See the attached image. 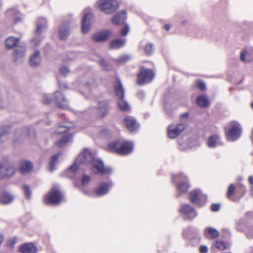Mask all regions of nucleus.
<instances>
[{"label":"nucleus","instance_id":"1","mask_svg":"<svg viewBox=\"0 0 253 253\" xmlns=\"http://www.w3.org/2000/svg\"><path fill=\"white\" fill-rule=\"evenodd\" d=\"M94 155L88 149H84L78 155L75 163L73 165L70 166L68 169V172L75 173L78 168L79 164H84L88 165L94 160Z\"/></svg>","mask_w":253,"mask_h":253},{"label":"nucleus","instance_id":"2","mask_svg":"<svg viewBox=\"0 0 253 253\" xmlns=\"http://www.w3.org/2000/svg\"><path fill=\"white\" fill-rule=\"evenodd\" d=\"M108 149L119 154L126 155L131 153L133 150L132 143L126 141H117L108 145Z\"/></svg>","mask_w":253,"mask_h":253},{"label":"nucleus","instance_id":"3","mask_svg":"<svg viewBox=\"0 0 253 253\" xmlns=\"http://www.w3.org/2000/svg\"><path fill=\"white\" fill-rule=\"evenodd\" d=\"M114 89L116 96L118 98V105L119 109L123 111L129 110V105L124 99L125 91L123 85L121 81L118 78H116L114 84Z\"/></svg>","mask_w":253,"mask_h":253},{"label":"nucleus","instance_id":"4","mask_svg":"<svg viewBox=\"0 0 253 253\" xmlns=\"http://www.w3.org/2000/svg\"><path fill=\"white\" fill-rule=\"evenodd\" d=\"M98 8L106 14H112L118 8V4L115 0H100Z\"/></svg>","mask_w":253,"mask_h":253},{"label":"nucleus","instance_id":"5","mask_svg":"<svg viewBox=\"0 0 253 253\" xmlns=\"http://www.w3.org/2000/svg\"><path fill=\"white\" fill-rule=\"evenodd\" d=\"M173 181L175 183L179 182L177 186V196L179 193H185L188 191L189 187L187 177L183 174L173 176Z\"/></svg>","mask_w":253,"mask_h":253},{"label":"nucleus","instance_id":"6","mask_svg":"<svg viewBox=\"0 0 253 253\" xmlns=\"http://www.w3.org/2000/svg\"><path fill=\"white\" fill-rule=\"evenodd\" d=\"M63 199V196L58 189H52L45 196L44 202L53 205L59 204Z\"/></svg>","mask_w":253,"mask_h":253},{"label":"nucleus","instance_id":"7","mask_svg":"<svg viewBox=\"0 0 253 253\" xmlns=\"http://www.w3.org/2000/svg\"><path fill=\"white\" fill-rule=\"evenodd\" d=\"M92 171L99 175L110 174L112 172V169L110 167H105L101 159L94 160L92 162Z\"/></svg>","mask_w":253,"mask_h":253},{"label":"nucleus","instance_id":"8","mask_svg":"<svg viewBox=\"0 0 253 253\" xmlns=\"http://www.w3.org/2000/svg\"><path fill=\"white\" fill-rule=\"evenodd\" d=\"M154 75L155 74L152 70L141 67L140 71L137 77L138 84L142 85L146 83L151 81L154 78Z\"/></svg>","mask_w":253,"mask_h":253},{"label":"nucleus","instance_id":"9","mask_svg":"<svg viewBox=\"0 0 253 253\" xmlns=\"http://www.w3.org/2000/svg\"><path fill=\"white\" fill-rule=\"evenodd\" d=\"M92 16L91 10L90 9L85 10L82 19L81 31L83 34H86L90 30Z\"/></svg>","mask_w":253,"mask_h":253},{"label":"nucleus","instance_id":"10","mask_svg":"<svg viewBox=\"0 0 253 253\" xmlns=\"http://www.w3.org/2000/svg\"><path fill=\"white\" fill-rule=\"evenodd\" d=\"M185 124L181 123L177 125H170L168 127V136L170 138H175L185 128Z\"/></svg>","mask_w":253,"mask_h":253},{"label":"nucleus","instance_id":"11","mask_svg":"<svg viewBox=\"0 0 253 253\" xmlns=\"http://www.w3.org/2000/svg\"><path fill=\"white\" fill-rule=\"evenodd\" d=\"M240 133L241 126L239 123L236 122H232L231 128L227 135V139L230 141H235L239 137Z\"/></svg>","mask_w":253,"mask_h":253},{"label":"nucleus","instance_id":"12","mask_svg":"<svg viewBox=\"0 0 253 253\" xmlns=\"http://www.w3.org/2000/svg\"><path fill=\"white\" fill-rule=\"evenodd\" d=\"M179 211L180 213L184 214L186 218L190 220L193 219L197 215L195 210L191 206L186 204H182L181 206Z\"/></svg>","mask_w":253,"mask_h":253},{"label":"nucleus","instance_id":"13","mask_svg":"<svg viewBox=\"0 0 253 253\" xmlns=\"http://www.w3.org/2000/svg\"><path fill=\"white\" fill-rule=\"evenodd\" d=\"M55 99L58 107L62 109H67L69 106V101L64 94L59 91L55 92Z\"/></svg>","mask_w":253,"mask_h":253},{"label":"nucleus","instance_id":"14","mask_svg":"<svg viewBox=\"0 0 253 253\" xmlns=\"http://www.w3.org/2000/svg\"><path fill=\"white\" fill-rule=\"evenodd\" d=\"M126 126L130 131H133L139 127L136 119L132 116H126L124 119Z\"/></svg>","mask_w":253,"mask_h":253},{"label":"nucleus","instance_id":"15","mask_svg":"<svg viewBox=\"0 0 253 253\" xmlns=\"http://www.w3.org/2000/svg\"><path fill=\"white\" fill-rule=\"evenodd\" d=\"M10 127L8 126L1 125L0 126V142L5 143L10 138Z\"/></svg>","mask_w":253,"mask_h":253},{"label":"nucleus","instance_id":"16","mask_svg":"<svg viewBox=\"0 0 253 253\" xmlns=\"http://www.w3.org/2000/svg\"><path fill=\"white\" fill-rule=\"evenodd\" d=\"M0 165L1 169V178L11 177L15 173V168L12 165Z\"/></svg>","mask_w":253,"mask_h":253},{"label":"nucleus","instance_id":"17","mask_svg":"<svg viewBox=\"0 0 253 253\" xmlns=\"http://www.w3.org/2000/svg\"><path fill=\"white\" fill-rule=\"evenodd\" d=\"M25 47L24 46H16L14 53V61L17 64L22 62L23 58L25 56Z\"/></svg>","mask_w":253,"mask_h":253},{"label":"nucleus","instance_id":"18","mask_svg":"<svg viewBox=\"0 0 253 253\" xmlns=\"http://www.w3.org/2000/svg\"><path fill=\"white\" fill-rule=\"evenodd\" d=\"M190 198L193 203L199 205L201 202L204 200L205 196L200 190H195L191 192Z\"/></svg>","mask_w":253,"mask_h":253},{"label":"nucleus","instance_id":"19","mask_svg":"<svg viewBox=\"0 0 253 253\" xmlns=\"http://www.w3.org/2000/svg\"><path fill=\"white\" fill-rule=\"evenodd\" d=\"M112 32L109 30H105L95 33L92 36L94 40L97 42H101L106 40L111 35Z\"/></svg>","mask_w":253,"mask_h":253},{"label":"nucleus","instance_id":"20","mask_svg":"<svg viewBox=\"0 0 253 253\" xmlns=\"http://www.w3.org/2000/svg\"><path fill=\"white\" fill-rule=\"evenodd\" d=\"M28 135H31L33 137L35 135V131L31 127L25 126L20 129L18 130L15 134V137L17 138L18 137L20 136V139L23 138L24 136Z\"/></svg>","mask_w":253,"mask_h":253},{"label":"nucleus","instance_id":"21","mask_svg":"<svg viewBox=\"0 0 253 253\" xmlns=\"http://www.w3.org/2000/svg\"><path fill=\"white\" fill-rule=\"evenodd\" d=\"M113 185L111 182H102L101 183L96 190V193L98 196H102L107 194L109 188Z\"/></svg>","mask_w":253,"mask_h":253},{"label":"nucleus","instance_id":"22","mask_svg":"<svg viewBox=\"0 0 253 253\" xmlns=\"http://www.w3.org/2000/svg\"><path fill=\"white\" fill-rule=\"evenodd\" d=\"M32 167V163L28 161H22L19 164V170L22 174L29 172Z\"/></svg>","mask_w":253,"mask_h":253},{"label":"nucleus","instance_id":"23","mask_svg":"<svg viewBox=\"0 0 253 253\" xmlns=\"http://www.w3.org/2000/svg\"><path fill=\"white\" fill-rule=\"evenodd\" d=\"M126 18V11L123 10L118 12L117 15L114 16L112 19V22L113 24L119 25L123 23Z\"/></svg>","mask_w":253,"mask_h":253},{"label":"nucleus","instance_id":"24","mask_svg":"<svg viewBox=\"0 0 253 253\" xmlns=\"http://www.w3.org/2000/svg\"><path fill=\"white\" fill-rule=\"evenodd\" d=\"M41 60L40 51H36L30 57L29 59V64L33 67H38Z\"/></svg>","mask_w":253,"mask_h":253},{"label":"nucleus","instance_id":"25","mask_svg":"<svg viewBox=\"0 0 253 253\" xmlns=\"http://www.w3.org/2000/svg\"><path fill=\"white\" fill-rule=\"evenodd\" d=\"M36 26L35 33L39 34L46 29L47 26V20L44 18H40L36 22Z\"/></svg>","mask_w":253,"mask_h":253},{"label":"nucleus","instance_id":"26","mask_svg":"<svg viewBox=\"0 0 253 253\" xmlns=\"http://www.w3.org/2000/svg\"><path fill=\"white\" fill-rule=\"evenodd\" d=\"M204 233L207 238L215 239L219 235V231L215 228L211 227H208L205 229Z\"/></svg>","mask_w":253,"mask_h":253},{"label":"nucleus","instance_id":"27","mask_svg":"<svg viewBox=\"0 0 253 253\" xmlns=\"http://www.w3.org/2000/svg\"><path fill=\"white\" fill-rule=\"evenodd\" d=\"M20 250L23 253H37V247L32 243L24 244L21 246Z\"/></svg>","mask_w":253,"mask_h":253},{"label":"nucleus","instance_id":"28","mask_svg":"<svg viewBox=\"0 0 253 253\" xmlns=\"http://www.w3.org/2000/svg\"><path fill=\"white\" fill-rule=\"evenodd\" d=\"M14 196L11 194L3 192L0 195V203L2 204H8L13 201Z\"/></svg>","mask_w":253,"mask_h":253},{"label":"nucleus","instance_id":"29","mask_svg":"<svg viewBox=\"0 0 253 253\" xmlns=\"http://www.w3.org/2000/svg\"><path fill=\"white\" fill-rule=\"evenodd\" d=\"M19 39L13 36L7 38L5 40V45L7 48L12 49L14 47L17 46Z\"/></svg>","mask_w":253,"mask_h":253},{"label":"nucleus","instance_id":"30","mask_svg":"<svg viewBox=\"0 0 253 253\" xmlns=\"http://www.w3.org/2000/svg\"><path fill=\"white\" fill-rule=\"evenodd\" d=\"M126 43L124 39H117L111 41L110 43V47L112 49H116L124 46Z\"/></svg>","mask_w":253,"mask_h":253},{"label":"nucleus","instance_id":"31","mask_svg":"<svg viewBox=\"0 0 253 253\" xmlns=\"http://www.w3.org/2000/svg\"><path fill=\"white\" fill-rule=\"evenodd\" d=\"M70 29L65 23L63 24L59 29V36L61 39H65L69 35Z\"/></svg>","mask_w":253,"mask_h":253},{"label":"nucleus","instance_id":"32","mask_svg":"<svg viewBox=\"0 0 253 253\" xmlns=\"http://www.w3.org/2000/svg\"><path fill=\"white\" fill-rule=\"evenodd\" d=\"M220 144V139L217 135H213L209 138L208 145L210 148H214Z\"/></svg>","mask_w":253,"mask_h":253},{"label":"nucleus","instance_id":"33","mask_svg":"<svg viewBox=\"0 0 253 253\" xmlns=\"http://www.w3.org/2000/svg\"><path fill=\"white\" fill-rule=\"evenodd\" d=\"M99 109L100 110L101 117H104L107 113L108 108V104L106 101H100L98 104Z\"/></svg>","mask_w":253,"mask_h":253},{"label":"nucleus","instance_id":"34","mask_svg":"<svg viewBox=\"0 0 253 253\" xmlns=\"http://www.w3.org/2000/svg\"><path fill=\"white\" fill-rule=\"evenodd\" d=\"M197 105L202 107H206L209 105L207 98L204 95L199 96L197 98Z\"/></svg>","mask_w":253,"mask_h":253},{"label":"nucleus","instance_id":"35","mask_svg":"<svg viewBox=\"0 0 253 253\" xmlns=\"http://www.w3.org/2000/svg\"><path fill=\"white\" fill-rule=\"evenodd\" d=\"M72 137V135L71 134H68L63 136V138L57 142L58 146L59 147H62L64 146Z\"/></svg>","mask_w":253,"mask_h":253},{"label":"nucleus","instance_id":"36","mask_svg":"<svg viewBox=\"0 0 253 253\" xmlns=\"http://www.w3.org/2000/svg\"><path fill=\"white\" fill-rule=\"evenodd\" d=\"M58 155L53 156L50 162L49 169L50 171H52L55 169V165L58 162Z\"/></svg>","mask_w":253,"mask_h":253},{"label":"nucleus","instance_id":"37","mask_svg":"<svg viewBox=\"0 0 253 253\" xmlns=\"http://www.w3.org/2000/svg\"><path fill=\"white\" fill-rule=\"evenodd\" d=\"M71 126L66 125H60L56 131L57 134H62L66 132Z\"/></svg>","mask_w":253,"mask_h":253},{"label":"nucleus","instance_id":"38","mask_svg":"<svg viewBox=\"0 0 253 253\" xmlns=\"http://www.w3.org/2000/svg\"><path fill=\"white\" fill-rule=\"evenodd\" d=\"M246 234L248 239L253 238V226H248L246 231Z\"/></svg>","mask_w":253,"mask_h":253},{"label":"nucleus","instance_id":"39","mask_svg":"<svg viewBox=\"0 0 253 253\" xmlns=\"http://www.w3.org/2000/svg\"><path fill=\"white\" fill-rule=\"evenodd\" d=\"M215 246L220 250H224L227 248V244L225 242L217 241L215 242Z\"/></svg>","mask_w":253,"mask_h":253},{"label":"nucleus","instance_id":"40","mask_svg":"<svg viewBox=\"0 0 253 253\" xmlns=\"http://www.w3.org/2000/svg\"><path fill=\"white\" fill-rule=\"evenodd\" d=\"M235 192V186L234 184H231L229 186L228 191L227 192V197L229 198L233 195Z\"/></svg>","mask_w":253,"mask_h":253},{"label":"nucleus","instance_id":"41","mask_svg":"<svg viewBox=\"0 0 253 253\" xmlns=\"http://www.w3.org/2000/svg\"><path fill=\"white\" fill-rule=\"evenodd\" d=\"M196 84L200 90L204 91L206 89L205 84L203 81L198 80L196 82Z\"/></svg>","mask_w":253,"mask_h":253},{"label":"nucleus","instance_id":"42","mask_svg":"<svg viewBox=\"0 0 253 253\" xmlns=\"http://www.w3.org/2000/svg\"><path fill=\"white\" fill-rule=\"evenodd\" d=\"M90 180V178L89 176L87 175H84L82 178V185L83 186H85L87 184Z\"/></svg>","mask_w":253,"mask_h":253},{"label":"nucleus","instance_id":"43","mask_svg":"<svg viewBox=\"0 0 253 253\" xmlns=\"http://www.w3.org/2000/svg\"><path fill=\"white\" fill-rule=\"evenodd\" d=\"M52 101V98L48 95H45L42 100V103L48 104Z\"/></svg>","mask_w":253,"mask_h":253},{"label":"nucleus","instance_id":"44","mask_svg":"<svg viewBox=\"0 0 253 253\" xmlns=\"http://www.w3.org/2000/svg\"><path fill=\"white\" fill-rule=\"evenodd\" d=\"M24 191L26 197L29 199L31 197V191L30 188L28 186L25 185L23 187Z\"/></svg>","mask_w":253,"mask_h":253},{"label":"nucleus","instance_id":"45","mask_svg":"<svg viewBox=\"0 0 253 253\" xmlns=\"http://www.w3.org/2000/svg\"><path fill=\"white\" fill-rule=\"evenodd\" d=\"M129 31V27L128 25H126L122 29L121 34L122 36H126L128 33Z\"/></svg>","mask_w":253,"mask_h":253},{"label":"nucleus","instance_id":"46","mask_svg":"<svg viewBox=\"0 0 253 253\" xmlns=\"http://www.w3.org/2000/svg\"><path fill=\"white\" fill-rule=\"evenodd\" d=\"M153 49V44H149L145 47V51L147 54H151Z\"/></svg>","mask_w":253,"mask_h":253},{"label":"nucleus","instance_id":"47","mask_svg":"<svg viewBox=\"0 0 253 253\" xmlns=\"http://www.w3.org/2000/svg\"><path fill=\"white\" fill-rule=\"evenodd\" d=\"M130 57L129 55H124L122 57H121L118 59V62L120 63H124L126 61H128L130 59Z\"/></svg>","mask_w":253,"mask_h":253},{"label":"nucleus","instance_id":"48","mask_svg":"<svg viewBox=\"0 0 253 253\" xmlns=\"http://www.w3.org/2000/svg\"><path fill=\"white\" fill-rule=\"evenodd\" d=\"M220 206L218 204H213L211 206V209L213 211H217L219 210Z\"/></svg>","mask_w":253,"mask_h":253},{"label":"nucleus","instance_id":"49","mask_svg":"<svg viewBox=\"0 0 253 253\" xmlns=\"http://www.w3.org/2000/svg\"><path fill=\"white\" fill-rule=\"evenodd\" d=\"M246 54H247L246 51H242L241 52V55H240L241 60L243 61L249 62L250 60L245 58V56H246Z\"/></svg>","mask_w":253,"mask_h":253},{"label":"nucleus","instance_id":"50","mask_svg":"<svg viewBox=\"0 0 253 253\" xmlns=\"http://www.w3.org/2000/svg\"><path fill=\"white\" fill-rule=\"evenodd\" d=\"M60 72L62 74L65 75L69 72V69L67 67L64 66L61 68Z\"/></svg>","mask_w":253,"mask_h":253},{"label":"nucleus","instance_id":"51","mask_svg":"<svg viewBox=\"0 0 253 253\" xmlns=\"http://www.w3.org/2000/svg\"><path fill=\"white\" fill-rule=\"evenodd\" d=\"M199 251L201 253H207L208 252V247L205 245L201 246L199 247Z\"/></svg>","mask_w":253,"mask_h":253},{"label":"nucleus","instance_id":"52","mask_svg":"<svg viewBox=\"0 0 253 253\" xmlns=\"http://www.w3.org/2000/svg\"><path fill=\"white\" fill-rule=\"evenodd\" d=\"M99 63L100 64V65L105 69H109L108 68H107V64L106 63V62L103 60V59H101L99 61Z\"/></svg>","mask_w":253,"mask_h":253},{"label":"nucleus","instance_id":"53","mask_svg":"<svg viewBox=\"0 0 253 253\" xmlns=\"http://www.w3.org/2000/svg\"><path fill=\"white\" fill-rule=\"evenodd\" d=\"M76 57V54L74 53V52H71L70 53L69 55V56H68V59L69 60H74V59H75Z\"/></svg>","mask_w":253,"mask_h":253},{"label":"nucleus","instance_id":"54","mask_svg":"<svg viewBox=\"0 0 253 253\" xmlns=\"http://www.w3.org/2000/svg\"><path fill=\"white\" fill-rule=\"evenodd\" d=\"M32 42L35 46H38L40 44V41L38 39H34L32 40Z\"/></svg>","mask_w":253,"mask_h":253},{"label":"nucleus","instance_id":"55","mask_svg":"<svg viewBox=\"0 0 253 253\" xmlns=\"http://www.w3.org/2000/svg\"><path fill=\"white\" fill-rule=\"evenodd\" d=\"M248 180L251 185H253V177L252 176H250Z\"/></svg>","mask_w":253,"mask_h":253},{"label":"nucleus","instance_id":"56","mask_svg":"<svg viewBox=\"0 0 253 253\" xmlns=\"http://www.w3.org/2000/svg\"><path fill=\"white\" fill-rule=\"evenodd\" d=\"M22 21L21 19L19 17H17L15 19L14 22V24H15L16 23H18Z\"/></svg>","mask_w":253,"mask_h":253},{"label":"nucleus","instance_id":"57","mask_svg":"<svg viewBox=\"0 0 253 253\" xmlns=\"http://www.w3.org/2000/svg\"><path fill=\"white\" fill-rule=\"evenodd\" d=\"M164 27H165V29H166V30L168 31L170 29V26L169 24H166L165 25Z\"/></svg>","mask_w":253,"mask_h":253},{"label":"nucleus","instance_id":"58","mask_svg":"<svg viewBox=\"0 0 253 253\" xmlns=\"http://www.w3.org/2000/svg\"><path fill=\"white\" fill-rule=\"evenodd\" d=\"M188 113L187 112L181 114V117L182 118H187V117H188Z\"/></svg>","mask_w":253,"mask_h":253},{"label":"nucleus","instance_id":"59","mask_svg":"<svg viewBox=\"0 0 253 253\" xmlns=\"http://www.w3.org/2000/svg\"><path fill=\"white\" fill-rule=\"evenodd\" d=\"M59 85L61 88H66V86L65 84H61L59 83Z\"/></svg>","mask_w":253,"mask_h":253},{"label":"nucleus","instance_id":"60","mask_svg":"<svg viewBox=\"0 0 253 253\" xmlns=\"http://www.w3.org/2000/svg\"><path fill=\"white\" fill-rule=\"evenodd\" d=\"M3 237L2 236L0 235V245L3 242Z\"/></svg>","mask_w":253,"mask_h":253},{"label":"nucleus","instance_id":"61","mask_svg":"<svg viewBox=\"0 0 253 253\" xmlns=\"http://www.w3.org/2000/svg\"><path fill=\"white\" fill-rule=\"evenodd\" d=\"M236 228L238 230H241L242 228L239 226V223H237Z\"/></svg>","mask_w":253,"mask_h":253},{"label":"nucleus","instance_id":"62","mask_svg":"<svg viewBox=\"0 0 253 253\" xmlns=\"http://www.w3.org/2000/svg\"><path fill=\"white\" fill-rule=\"evenodd\" d=\"M108 132V130H103V131H102L101 132V134H102V135H104V134H105V133H106V132Z\"/></svg>","mask_w":253,"mask_h":253},{"label":"nucleus","instance_id":"63","mask_svg":"<svg viewBox=\"0 0 253 253\" xmlns=\"http://www.w3.org/2000/svg\"><path fill=\"white\" fill-rule=\"evenodd\" d=\"M251 190L253 194V185H251Z\"/></svg>","mask_w":253,"mask_h":253},{"label":"nucleus","instance_id":"64","mask_svg":"<svg viewBox=\"0 0 253 253\" xmlns=\"http://www.w3.org/2000/svg\"><path fill=\"white\" fill-rule=\"evenodd\" d=\"M252 108L253 109V103H252Z\"/></svg>","mask_w":253,"mask_h":253}]
</instances>
